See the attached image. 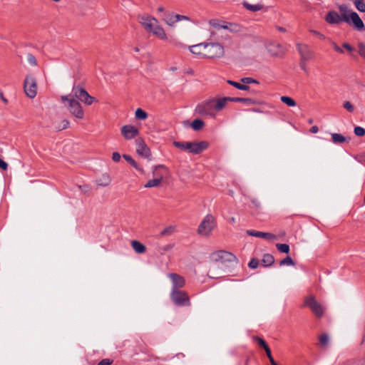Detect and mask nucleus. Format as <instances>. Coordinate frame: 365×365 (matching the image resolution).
I'll return each instance as SVG.
<instances>
[{"label": "nucleus", "mask_w": 365, "mask_h": 365, "mask_svg": "<svg viewBox=\"0 0 365 365\" xmlns=\"http://www.w3.org/2000/svg\"><path fill=\"white\" fill-rule=\"evenodd\" d=\"M61 101L71 114H82L84 112L79 101L86 106H91L93 103L98 101L96 98L90 96L83 88L79 86L73 87L71 95L61 96Z\"/></svg>", "instance_id": "1"}, {"label": "nucleus", "mask_w": 365, "mask_h": 365, "mask_svg": "<svg viewBox=\"0 0 365 365\" xmlns=\"http://www.w3.org/2000/svg\"><path fill=\"white\" fill-rule=\"evenodd\" d=\"M210 259L212 262L210 267L207 275L210 278L218 279L223 276L222 265L226 262H238V259L232 253L225 251L218 250L210 255Z\"/></svg>", "instance_id": "2"}, {"label": "nucleus", "mask_w": 365, "mask_h": 365, "mask_svg": "<svg viewBox=\"0 0 365 365\" xmlns=\"http://www.w3.org/2000/svg\"><path fill=\"white\" fill-rule=\"evenodd\" d=\"M230 101H240L232 97L212 98L198 104L195 112L198 114H208L212 112H220Z\"/></svg>", "instance_id": "3"}, {"label": "nucleus", "mask_w": 365, "mask_h": 365, "mask_svg": "<svg viewBox=\"0 0 365 365\" xmlns=\"http://www.w3.org/2000/svg\"><path fill=\"white\" fill-rule=\"evenodd\" d=\"M138 19L145 31L152 33L161 40H167L168 37L163 28L159 25L158 21L155 17L149 14H143L138 16Z\"/></svg>", "instance_id": "4"}, {"label": "nucleus", "mask_w": 365, "mask_h": 365, "mask_svg": "<svg viewBox=\"0 0 365 365\" xmlns=\"http://www.w3.org/2000/svg\"><path fill=\"white\" fill-rule=\"evenodd\" d=\"M341 11L344 12V21L351 24H352L354 27L359 31L364 30V24L356 12L349 11L347 10V7L345 5H341L339 6Z\"/></svg>", "instance_id": "5"}, {"label": "nucleus", "mask_w": 365, "mask_h": 365, "mask_svg": "<svg viewBox=\"0 0 365 365\" xmlns=\"http://www.w3.org/2000/svg\"><path fill=\"white\" fill-rule=\"evenodd\" d=\"M205 49V58H220L225 55V48L218 42H206Z\"/></svg>", "instance_id": "6"}, {"label": "nucleus", "mask_w": 365, "mask_h": 365, "mask_svg": "<svg viewBox=\"0 0 365 365\" xmlns=\"http://www.w3.org/2000/svg\"><path fill=\"white\" fill-rule=\"evenodd\" d=\"M24 90L30 98H34L37 94L38 85L36 77L32 74H27L24 81Z\"/></svg>", "instance_id": "7"}, {"label": "nucleus", "mask_w": 365, "mask_h": 365, "mask_svg": "<svg viewBox=\"0 0 365 365\" xmlns=\"http://www.w3.org/2000/svg\"><path fill=\"white\" fill-rule=\"evenodd\" d=\"M170 299L172 302L179 307H187L190 305V298L187 292L180 290L171 291Z\"/></svg>", "instance_id": "8"}, {"label": "nucleus", "mask_w": 365, "mask_h": 365, "mask_svg": "<svg viewBox=\"0 0 365 365\" xmlns=\"http://www.w3.org/2000/svg\"><path fill=\"white\" fill-rule=\"evenodd\" d=\"M214 228V217L211 215H207L200 224L197 232L201 235H209Z\"/></svg>", "instance_id": "9"}, {"label": "nucleus", "mask_w": 365, "mask_h": 365, "mask_svg": "<svg viewBox=\"0 0 365 365\" xmlns=\"http://www.w3.org/2000/svg\"><path fill=\"white\" fill-rule=\"evenodd\" d=\"M304 305L309 307L317 317H321L324 314L322 306L312 296L306 297Z\"/></svg>", "instance_id": "10"}, {"label": "nucleus", "mask_w": 365, "mask_h": 365, "mask_svg": "<svg viewBox=\"0 0 365 365\" xmlns=\"http://www.w3.org/2000/svg\"><path fill=\"white\" fill-rule=\"evenodd\" d=\"M297 48L300 54V59L302 61H309L314 56V51L307 44L297 43Z\"/></svg>", "instance_id": "11"}, {"label": "nucleus", "mask_w": 365, "mask_h": 365, "mask_svg": "<svg viewBox=\"0 0 365 365\" xmlns=\"http://www.w3.org/2000/svg\"><path fill=\"white\" fill-rule=\"evenodd\" d=\"M135 144L138 154L145 158L150 160L151 152L145 141L142 138H138L135 140Z\"/></svg>", "instance_id": "12"}, {"label": "nucleus", "mask_w": 365, "mask_h": 365, "mask_svg": "<svg viewBox=\"0 0 365 365\" xmlns=\"http://www.w3.org/2000/svg\"><path fill=\"white\" fill-rule=\"evenodd\" d=\"M168 277L171 279L173 284L171 291L180 290V289L185 286V280L181 275L175 273H170Z\"/></svg>", "instance_id": "13"}, {"label": "nucleus", "mask_w": 365, "mask_h": 365, "mask_svg": "<svg viewBox=\"0 0 365 365\" xmlns=\"http://www.w3.org/2000/svg\"><path fill=\"white\" fill-rule=\"evenodd\" d=\"M209 24L216 29H226V30H229V31H236V27L237 26L233 24H231V23H227V22H225V21H219L217 19H211L209 21Z\"/></svg>", "instance_id": "14"}, {"label": "nucleus", "mask_w": 365, "mask_h": 365, "mask_svg": "<svg viewBox=\"0 0 365 365\" xmlns=\"http://www.w3.org/2000/svg\"><path fill=\"white\" fill-rule=\"evenodd\" d=\"M267 51L271 56L282 57L285 53V49L278 43H270L267 46Z\"/></svg>", "instance_id": "15"}, {"label": "nucleus", "mask_w": 365, "mask_h": 365, "mask_svg": "<svg viewBox=\"0 0 365 365\" xmlns=\"http://www.w3.org/2000/svg\"><path fill=\"white\" fill-rule=\"evenodd\" d=\"M344 12L341 11V15H339L335 11H330L325 16V21L330 24H339L340 22L344 21Z\"/></svg>", "instance_id": "16"}, {"label": "nucleus", "mask_w": 365, "mask_h": 365, "mask_svg": "<svg viewBox=\"0 0 365 365\" xmlns=\"http://www.w3.org/2000/svg\"><path fill=\"white\" fill-rule=\"evenodd\" d=\"M206 42L188 46V49L192 54L200 58H205Z\"/></svg>", "instance_id": "17"}, {"label": "nucleus", "mask_w": 365, "mask_h": 365, "mask_svg": "<svg viewBox=\"0 0 365 365\" xmlns=\"http://www.w3.org/2000/svg\"><path fill=\"white\" fill-rule=\"evenodd\" d=\"M183 20L190 21V19L185 15L172 14L169 15L166 19H163L165 24L171 27L175 26L177 22Z\"/></svg>", "instance_id": "18"}, {"label": "nucleus", "mask_w": 365, "mask_h": 365, "mask_svg": "<svg viewBox=\"0 0 365 365\" xmlns=\"http://www.w3.org/2000/svg\"><path fill=\"white\" fill-rule=\"evenodd\" d=\"M122 135L127 140L134 138L138 134V130L130 125H126L121 128Z\"/></svg>", "instance_id": "19"}, {"label": "nucleus", "mask_w": 365, "mask_h": 365, "mask_svg": "<svg viewBox=\"0 0 365 365\" xmlns=\"http://www.w3.org/2000/svg\"><path fill=\"white\" fill-rule=\"evenodd\" d=\"M331 136L332 143L336 145L349 143L351 140L350 137H345L343 135L336 133H331Z\"/></svg>", "instance_id": "20"}, {"label": "nucleus", "mask_w": 365, "mask_h": 365, "mask_svg": "<svg viewBox=\"0 0 365 365\" xmlns=\"http://www.w3.org/2000/svg\"><path fill=\"white\" fill-rule=\"evenodd\" d=\"M208 147L206 141L193 142L192 153L200 154Z\"/></svg>", "instance_id": "21"}, {"label": "nucleus", "mask_w": 365, "mask_h": 365, "mask_svg": "<svg viewBox=\"0 0 365 365\" xmlns=\"http://www.w3.org/2000/svg\"><path fill=\"white\" fill-rule=\"evenodd\" d=\"M131 246L133 250L138 254L144 253L146 250L145 246L137 240L131 241Z\"/></svg>", "instance_id": "22"}, {"label": "nucleus", "mask_w": 365, "mask_h": 365, "mask_svg": "<svg viewBox=\"0 0 365 365\" xmlns=\"http://www.w3.org/2000/svg\"><path fill=\"white\" fill-rule=\"evenodd\" d=\"M274 262V257L270 254H265L262 259V264L264 267L271 266Z\"/></svg>", "instance_id": "23"}, {"label": "nucleus", "mask_w": 365, "mask_h": 365, "mask_svg": "<svg viewBox=\"0 0 365 365\" xmlns=\"http://www.w3.org/2000/svg\"><path fill=\"white\" fill-rule=\"evenodd\" d=\"M58 121L60 123H58V122L56 121V123H57L55 125L56 129L58 130H62L68 128L69 121L67 119L59 118Z\"/></svg>", "instance_id": "24"}, {"label": "nucleus", "mask_w": 365, "mask_h": 365, "mask_svg": "<svg viewBox=\"0 0 365 365\" xmlns=\"http://www.w3.org/2000/svg\"><path fill=\"white\" fill-rule=\"evenodd\" d=\"M123 158L131 165H133L136 170H139L142 173H144L143 169L138 166V163L132 158L131 156L124 154L123 155Z\"/></svg>", "instance_id": "25"}, {"label": "nucleus", "mask_w": 365, "mask_h": 365, "mask_svg": "<svg viewBox=\"0 0 365 365\" xmlns=\"http://www.w3.org/2000/svg\"><path fill=\"white\" fill-rule=\"evenodd\" d=\"M163 178V175H160L159 178L149 180L145 185V187L149 188V187H157V186L160 185V184L162 182Z\"/></svg>", "instance_id": "26"}, {"label": "nucleus", "mask_w": 365, "mask_h": 365, "mask_svg": "<svg viewBox=\"0 0 365 365\" xmlns=\"http://www.w3.org/2000/svg\"><path fill=\"white\" fill-rule=\"evenodd\" d=\"M227 83L239 90L248 91L250 89V87L247 85H245L244 83H240L231 80H227Z\"/></svg>", "instance_id": "27"}, {"label": "nucleus", "mask_w": 365, "mask_h": 365, "mask_svg": "<svg viewBox=\"0 0 365 365\" xmlns=\"http://www.w3.org/2000/svg\"><path fill=\"white\" fill-rule=\"evenodd\" d=\"M110 178L108 175H103L98 180V185L102 187H106L110 183Z\"/></svg>", "instance_id": "28"}, {"label": "nucleus", "mask_w": 365, "mask_h": 365, "mask_svg": "<svg viewBox=\"0 0 365 365\" xmlns=\"http://www.w3.org/2000/svg\"><path fill=\"white\" fill-rule=\"evenodd\" d=\"M243 5L247 9L251 11H258L261 10L263 7L262 4H250L247 2H244Z\"/></svg>", "instance_id": "29"}, {"label": "nucleus", "mask_w": 365, "mask_h": 365, "mask_svg": "<svg viewBox=\"0 0 365 365\" xmlns=\"http://www.w3.org/2000/svg\"><path fill=\"white\" fill-rule=\"evenodd\" d=\"M191 126L195 130H200L204 126V122L200 119H195L191 123Z\"/></svg>", "instance_id": "30"}, {"label": "nucleus", "mask_w": 365, "mask_h": 365, "mask_svg": "<svg viewBox=\"0 0 365 365\" xmlns=\"http://www.w3.org/2000/svg\"><path fill=\"white\" fill-rule=\"evenodd\" d=\"M281 101L288 106L292 107L296 106V101L289 96H282Z\"/></svg>", "instance_id": "31"}, {"label": "nucleus", "mask_w": 365, "mask_h": 365, "mask_svg": "<svg viewBox=\"0 0 365 365\" xmlns=\"http://www.w3.org/2000/svg\"><path fill=\"white\" fill-rule=\"evenodd\" d=\"M279 265L280 266H285V265L294 266L295 262L289 256H287L284 259H283L282 260H281L279 262Z\"/></svg>", "instance_id": "32"}, {"label": "nucleus", "mask_w": 365, "mask_h": 365, "mask_svg": "<svg viewBox=\"0 0 365 365\" xmlns=\"http://www.w3.org/2000/svg\"><path fill=\"white\" fill-rule=\"evenodd\" d=\"M356 8L361 12H365V4L364 0H353Z\"/></svg>", "instance_id": "33"}, {"label": "nucleus", "mask_w": 365, "mask_h": 365, "mask_svg": "<svg viewBox=\"0 0 365 365\" xmlns=\"http://www.w3.org/2000/svg\"><path fill=\"white\" fill-rule=\"evenodd\" d=\"M175 229V227L174 226H169L161 231L160 236L164 237L171 235L174 232Z\"/></svg>", "instance_id": "34"}, {"label": "nucleus", "mask_w": 365, "mask_h": 365, "mask_svg": "<svg viewBox=\"0 0 365 365\" xmlns=\"http://www.w3.org/2000/svg\"><path fill=\"white\" fill-rule=\"evenodd\" d=\"M276 247L280 252L288 254L289 252V246L287 244H277Z\"/></svg>", "instance_id": "35"}, {"label": "nucleus", "mask_w": 365, "mask_h": 365, "mask_svg": "<svg viewBox=\"0 0 365 365\" xmlns=\"http://www.w3.org/2000/svg\"><path fill=\"white\" fill-rule=\"evenodd\" d=\"M253 340H254L255 342H257V343L258 344V345H259L260 347H262V349H265L266 348H267V347H268V345H267V344L266 343V341H265L263 339H262V338H260V337H259V336H254V337H253Z\"/></svg>", "instance_id": "36"}, {"label": "nucleus", "mask_w": 365, "mask_h": 365, "mask_svg": "<svg viewBox=\"0 0 365 365\" xmlns=\"http://www.w3.org/2000/svg\"><path fill=\"white\" fill-rule=\"evenodd\" d=\"M240 81L244 83L245 85H247V84H251V83H255V84H259V81L255 78H252L251 77H245V78H242L240 79Z\"/></svg>", "instance_id": "37"}, {"label": "nucleus", "mask_w": 365, "mask_h": 365, "mask_svg": "<svg viewBox=\"0 0 365 365\" xmlns=\"http://www.w3.org/2000/svg\"><path fill=\"white\" fill-rule=\"evenodd\" d=\"M359 54L365 59V43L359 42L357 44Z\"/></svg>", "instance_id": "38"}, {"label": "nucleus", "mask_w": 365, "mask_h": 365, "mask_svg": "<svg viewBox=\"0 0 365 365\" xmlns=\"http://www.w3.org/2000/svg\"><path fill=\"white\" fill-rule=\"evenodd\" d=\"M359 54L365 59V43L359 42L357 44Z\"/></svg>", "instance_id": "39"}, {"label": "nucleus", "mask_w": 365, "mask_h": 365, "mask_svg": "<svg viewBox=\"0 0 365 365\" xmlns=\"http://www.w3.org/2000/svg\"><path fill=\"white\" fill-rule=\"evenodd\" d=\"M319 343H320L321 346H327L329 343V336L327 334H322L319 336Z\"/></svg>", "instance_id": "40"}, {"label": "nucleus", "mask_w": 365, "mask_h": 365, "mask_svg": "<svg viewBox=\"0 0 365 365\" xmlns=\"http://www.w3.org/2000/svg\"><path fill=\"white\" fill-rule=\"evenodd\" d=\"M354 134L357 136H363L365 135V129L360 126H356L354 130Z\"/></svg>", "instance_id": "41"}, {"label": "nucleus", "mask_w": 365, "mask_h": 365, "mask_svg": "<svg viewBox=\"0 0 365 365\" xmlns=\"http://www.w3.org/2000/svg\"><path fill=\"white\" fill-rule=\"evenodd\" d=\"M343 107L349 113L354 112V106L349 101H345L343 103Z\"/></svg>", "instance_id": "42"}, {"label": "nucleus", "mask_w": 365, "mask_h": 365, "mask_svg": "<svg viewBox=\"0 0 365 365\" xmlns=\"http://www.w3.org/2000/svg\"><path fill=\"white\" fill-rule=\"evenodd\" d=\"M247 234L250 236L262 238L263 232L255 231V230H247Z\"/></svg>", "instance_id": "43"}, {"label": "nucleus", "mask_w": 365, "mask_h": 365, "mask_svg": "<svg viewBox=\"0 0 365 365\" xmlns=\"http://www.w3.org/2000/svg\"><path fill=\"white\" fill-rule=\"evenodd\" d=\"M173 247H174L173 244H168V245H164L163 247H160V253L164 254L165 252H168L171 249H173Z\"/></svg>", "instance_id": "44"}, {"label": "nucleus", "mask_w": 365, "mask_h": 365, "mask_svg": "<svg viewBox=\"0 0 365 365\" xmlns=\"http://www.w3.org/2000/svg\"><path fill=\"white\" fill-rule=\"evenodd\" d=\"M259 265V260L256 258H252L248 264V266L251 269H256Z\"/></svg>", "instance_id": "45"}, {"label": "nucleus", "mask_w": 365, "mask_h": 365, "mask_svg": "<svg viewBox=\"0 0 365 365\" xmlns=\"http://www.w3.org/2000/svg\"><path fill=\"white\" fill-rule=\"evenodd\" d=\"M27 60H28V62L29 63V64H31V66H35L37 65V61H36L35 56H33L32 54L28 55Z\"/></svg>", "instance_id": "46"}, {"label": "nucleus", "mask_w": 365, "mask_h": 365, "mask_svg": "<svg viewBox=\"0 0 365 365\" xmlns=\"http://www.w3.org/2000/svg\"><path fill=\"white\" fill-rule=\"evenodd\" d=\"M235 99H240L241 101H230V102H243L246 103H253L254 101L251 98H235Z\"/></svg>", "instance_id": "47"}, {"label": "nucleus", "mask_w": 365, "mask_h": 365, "mask_svg": "<svg viewBox=\"0 0 365 365\" xmlns=\"http://www.w3.org/2000/svg\"><path fill=\"white\" fill-rule=\"evenodd\" d=\"M265 352H266V354L270 361L271 364H274V358L272 357V353H271V350L269 349V347L268 346L267 348H266L264 349Z\"/></svg>", "instance_id": "48"}, {"label": "nucleus", "mask_w": 365, "mask_h": 365, "mask_svg": "<svg viewBox=\"0 0 365 365\" xmlns=\"http://www.w3.org/2000/svg\"><path fill=\"white\" fill-rule=\"evenodd\" d=\"M165 167L162 165H155L153 167V175L154 176H156L157 178H159L160 175H161L160 174H159L157 171L158 170L160 169V168H164Z\"/></svg>", "instance_id": "49"}, {"label": "nucleus", "mask_w": 365, "mask_h": 365, "mask_svg": "<svg viewBox=\"0 0 365 365\" xmlns=\"http://www.w3.org/2000/svg\"><path fill=\"white\" fill-rule=\"evenodd\" d=\"M310 33L313 34L316 36H317L321 40H324L326 38L325 36L322 34V33L315 31V30H310Z\"/></svg>", "instance_id": "50"}, {"label": "nucleus", "mask_w": 365, "mask_h": 365, "mask_svg": "<svg viewBox=\"0 0 365 365\" xmlns=\"http://www.w3.org/2000/svg\"><path fill=\"white\" fill-rule=\"evenodd\" d=\"M173 145H174L176 148H179V149H181V150H185V142L174 141V142H173Z\"/></svg>", "instance_id": "51"}, {"label": "nucleus", "mask_w": 365, "mask_h": 365, "mask_svg": "<svg viewBox=\"0 0 365 365\" xmlns=\"http://www.w3.org/2000/svg\"><path fill=\"white\" fill-rule=\"evenodd\" d=\"M262 238L268 240H272L275 238V235L269 232H263Z\"/></svg>", "instance_id": "52"}, {"label": "nucleus", "mask_w": 365, "mask_h": 365, "mask_svg": "<svg viewBox=\"0 0 365 365\" xmlns=\"http://www.w3.org/2000/svg\"><path fill=\"white\" fill-rule=\"evenodd\" d=\"M330 43L333 46V48L335 50V51H336V52H338L339 53H344V51L335 42L331 41Z\"/></svg>", "instance_id": "53"}, {"label": "nucleus", "mask_w": 365, "mask_h": 365, "mask_svg": "<svg viewBox=\"0 0 365 365\" xmlns=\"http://www.w3.org/2000/svg\"><path fill=\"white\" fill-rule=\"evenodd\" d=\"M251 202L252 204L253 207H255L256 209H259L260 207V202H259V200L257 199L252 198Z\"/></svg>", "instance_id": "54"}, {"label": "nucleus", "mask_w": 365, "mask_h": 365, "mask_svg": "<svg viewBox=\"0 0 365 365\" xmlns=\"http://www.w3.org/2000/svg\"><path fill=\"white\" fill-rule=\"evenodd\" d=\"M113 360L109 359H104L101 360L97 365H111Z\"/></svg>", "instance_id": "55"}, {"label": "nucleus", "mask_w": 365, "mask_h": 365, "mask_svg": "<svg viewBox=\"0 0 365 365\" xmlns=\"http://www.w3.org/2000/svg\"><path fill=\"white\" fill-rule=\"evenodd\" d=\"M120 155L118 152H114L112 155V160L114 162H119L120 160Z\"/></svg>", "instance_id": "56"}, {"label": "nucleus", "mask_w": 365, "mask_h": 365, "mask_svg": "<svg viewBox=\"0 0 365 365\" xmlns=\"http://www.w3.org/2000/svg\"><path fill=\"white\" fill-rule=\"evenodd\" d=\"M193 142H185V150H189L192 153Z\"/></svg>", "instance_id": "57"}, {"label": "nucleus", "mask_w": 365, "mask_h": 365, "mask_svg": "<svg viewBox=\"0 0 365 365\" xmlns=\"http://www.w3.org/2000/svg\"><path fill=\"white\" fill-rule=\"evenodd\" d=\"M8 164L4 161L2 159L0 158V168H1L4 170H7Z\"/></svg>", "instance_id": "58"}, {"label": "nucleus", "mask_w": 365, "mask_h": 365, "mask_svg": "<svg viewBox=\"0 0 365 365\" xmlns=\"http://www.w3.org/2000/svg\"><path fill=\"white\" fill-rule=\"evenodd\" d=\"M342 46H343L345 49H346L347 51H349V52H351V51H354V48H353L350 44H349V43H344L342 44Z\"/></svg>", "instance_id": "59"}, {"label": "nucleus", "mask_w": 365, "mask_h": 365, "mask_svg": "<svg viewBox=\"0 0 365 365\" xmlns=\"http://www.w3.org/2000/svg\"><path fill=\"white\" fill-rule=\"evenodd\" d=\"M307 61H302L300 59V63H299V65H300V68L305 72L307 71V65H306V62Z\"/></svg>", "instance_id": "60"}, {"label": "nucleus", "mask_w": 365, "mask_h": 365, "mask_svg": "<svg viewBox=\"0 0 365 365\" xmlns=\"http://www.w3.org/2000/svg\"><path fill=\"white\" fill-rule=\"evenodd\" d=\"M319 130V128L317 125H314L310 128V132L312 133H317Z\"/></svg>", "instance_id": "61"}, {"label": "nucleus", "mask_w": 365, "mask_h": 365, "mask_svg": "<svg viewBox=\"0 0 365 365\" xmlns=\"http://www.w3.org/2000/svg\"><path fill=\"white\" fill-rule=\"evenodd\" d=\"M135 114H147L143 109L137 108L135 111Z\"/></svg>", "instance_id": "62"}, {"label": "nucleus", "mask_w": 365, "mask_h": 365, "mask_svg": "<svg viewBox=\"0 0 365 365\" xmlns=\"http://www.w3.org/2000/svg\"><path fill=\"white\" fill-rule=\"evenodd\" d=\"M138 118L141 120H145L147 118L148 115H135Z\"/></svg>", "instance_id": "63"}, {"label": "nucleus", "mask_w": 365, "mask_h": 365, "mask_svg": "<svg viewBox=\"0 0 365 365\" xmlns=\"http://www.w3.org/2000/svg\"><path fill=\"white\" fill-rule=\"evenodd\" d=\"M277 30L281 31V32H285V31H286L284 28L281 27V26H278L277 27Z\"/></svg>", "instance_id": "64"}]
</instances>
